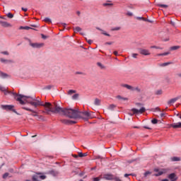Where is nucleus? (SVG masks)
I'll return each instance as SVG.
<instances>
[{"mask_svg": "<svg viewBox=\"0 0 181 181\" xmlns=\"http://www.w3.org/2000/svg\"><path fill=\"white\" fill-rule=\"evenodd\" d=\"M74 30H75V32H81V28L76 27V28H74Z\"/></svg>", "mask_w": 181, "mask_h": 181, "instance_id": "nucleus-28", "label": "nucleus"}, {"mask_svg": "<svg viewBox=\"0 0 181 181\" xmlns=\"http://www.w3.org/2000/svg\"><path fill=\"white\" fill-rule=\"evenodd\" d=\"M96 29H97L98 30H100L101 32H102V30H103L101 28H98V27H97Z\"/></svg>", "mask_w": 181, "mask_h": 181, "instance_id": "nucleus-60", "label": "nucleus"}, {"mask_svg": "<svg viewBox=\"0 0 181 181\" xmlns=\"http://www.w3.org/2000/svg\"><path fill=\"white\" fill-rule=\"evenodd\" d=\"M0 77H2L3 78H6V77H8V74L0 71Z\"/></svg>", "mask_w": 181, "mask_h": 181, "instance_id": "nucleus-19", "label": "nucleus"}, {"mask_svg": "<svg viewBox=\"0 0 181 181\" xmlns=\"http://www.w3.org/2000/svg\"><path fill=\"white\" fill-rule=\"evenodd\" d=\"M37 117L38 120L45 121V117H43V116H42V115H38V117Z\"/></svg>", "mask_w": 181, "mask_h": 181, "instance_id": "nucleus-27", "label": "nucleus"}, {"mask_svg": "<svg viewBox=\"0 0 181 181\" xmlns=\"http://www.w3.org/2000/svg\"><path fill=\"white\" fill-rule=\"evenodd\" d=\"M73 156H74V158H78V156H77V155H74Z\"/></svg>", "mask_w": 181, "mask_h": 181, "instance_id": "nucleus-61", "label": "nucleus"}, {"mask_svg": "<svg viewBox=\"0 0 181 181\" xmlns=\"http://www.w3.org/2000/svg\"><path fill=\"white\" fill-rule=\"evenodd\" d=\"M148 175H151V172L147 171L144 173V176L146 177V176H148Z\"/></svg>", "mask_w": 181, "mask_h": 181, "instance_id": "nucleus-43", "label": "nucleus"}, {"mask_svg": "<svg viewBox=\"0 0 181 181\" xmlns=\"http://www.w3.org/2000/svg\"><path fill=\"white\" fill-rule=\"evenodd\" d=\"M94 104H95V105H101V100H100L98 98H95Z\"/></svg>", "mask_w": 181, "mask_h": 181, "instance_id": "nucleus-16", "label": "nucleus"}, {"mask_svg": "<svg viewBox=\"0 0 181 181\" xmlns=\"http://www.w3.org/2000/svg\"><path fill=\"white\" fill-rule=\"evenodd\" d=\"M180 47L179 46H173V47H171V50H177V49H179Z\"/></svg>", "mask_w": 181, "mask_h": 181, "instance_id": "nucleus-31", "label": "nucleus"}, {"mask_svg": "<svg viewBox=\"0 0 181 181\" xmlns=\"http://www.w3.org/2000/svg\"><path fill=\"white\" fill-rule=\"evenodd\" d=\"M154 172H156L158 173H156L153 175V176H162V175L166 173V172H168V170H166V169H163L162 170H159L158 168H154Z\"/></svg>", "mask_w": 181, "mask_h": 181, "instance_id": "nucleus-5", "label": "nucleus"}, {"mask_svg": "<svg viewBox=\"0 0 181 181\" xmlns=\"http://www.w3.org/2000/svg\"><path fill=\"white\" fill-rule=\"evenodd\" d=\"M0 90L4 91V94H12L13 97L17 100L21 105H25V103L30 104L35 108H37L40 105H43V102L40 99L37 100L36 98H31L30 96H25L23 95L18 94L16 93L6 90L3 86H0Z\"/></svg>", "mask_w": 181, "mask_h": 181, "instance_id": "nucleus-2", "label": "nucleus"}, {"mask_svg": "<svg viewBox=\"0 0 181 181\" xmlns=\"http://www.w3.org/2000/svg\"><path fill=\"white\" fill-rule=\"evenodd\" d=\"M15 106L13 105H1V108L3 110H6V111H13V112H16V111L15 110H13Z\"/></svg>", "mask_w": 181, "mask_h": 181, "instance_id": "nucleus-3", "label": "nucleus"}, {"mask_svg": "<svg viewBox=\"0 0 181 181\" xmlns=\"http://www.w3.org/2000/svg\"><path fill=\"white\" fill-rule=\"evenodd\" d=\"M60 121L62 124H64L65 125H71L72 124H77V122L76 121L66 119H62Z\"/></svg>", "mask_w": 181, "mask_h": 181, "instance_id": "nucleus-6", "label": "nucleus"}, {"mask_svg": "<svg viewBox=\"0 0 181 181\" xmlns=\"http://www.w3.org/2000/svg\"><path fill=\"white\" fill-rule=\"evenodd\" d=\"M168 54H169V52H164L162 54H158L157 56H168Z\"/></svg>", "mask_w": 181, "mask_h": 181, "instance_id": "nucleus-32", "label": "nucleus"}, {"mask_svg": "<svg viewBox=\"0 0 181 181\" xmlns=\"http://www.w3.org/2000/svg\"><path fill=\"white\" fill-rule=\"evenodd\" d=\"M33 181H37V179H36V177L33 176Z\"/></svg>", "mask_w": 181, "mask_h": 181, "instance_id": "nucleus-57", "label": "nucleus"}, {"mask_svg": "<svg viewBox=\"0 0 181 181\" xmlns=\"http://www.w3.org/2000/svg\"><path fill=\"white\" fill-rule=\"evenodd\" d=\"M40 179H42V180H44V179H46V175H40Z\"/></svg>", "mask_w": 181, "mask_h": 181, "instance_id": "nucleus-42", "label": "nucleus"}, {"mask_svg": "<svg viewBox=\"0 0 181 181\" xmlns=\"http://www.w3.org/2000/svg\"><path fill=\"white\" fill-rule=\"evenodd\" d=\"M41 107H45V111H47V113L48 114L49 112H54V114H61V115H65V117H68V118H71L73 119L81 118L85 121H88V119L94 118L93 112H80L78 110L63 108L58 106L56 103H54V108L52 107V103L47 102L45 103H43V105H41Z\"/></svg>", "mask_w": 181, "mask_h": 181, "instance_id": "nucleus-1", "label": "nucleus"}, {"mask_svg": "<svg viewBox=\"0 0 181 181\" xmlns=\"http://www.w3.org/2000/svg\"><path fill=\"white\" fill-rule=\"evenodd\" d=\"M144 128H145L146 129H151V128H149V127H146V126H145Z\"/></svg>", "mask_w": 181, "mask_h": 181, "instance_id": "nucleus-62", "label": "nucleus"}, {"mask_svg": "<svg viewBox=\"0 0 181 181\" xmlns=\"http://www.w3.org/2000/svg\"><path fill=\"white\" fill-rule=\"evenodd\" d=\"M178 77H181V74H178Z\"/></svg>", "mask_w": 181, "mask_h": 181, "instance_id": "nucleus-64", "label": "nucleus"}, {"mask_svg": "<svg viewBox=\"0 0 181 181\" xmlns=\"http://www.w3.org/2000/svg\"><path fill=\"white\" fill-rule=\"evenodd\" d=\"M7 17H8L10 19H12V18H13V14L8 13H7Z\"/></svg>", "mask_w": 181, "mask_h": 181, "instance_id": "nucleus-34", "label": "nucleus"}, {"mask_svg": "<svg viewBox=\"0 0 181 181\" xmlns=\"http://www.w3.org/2000/svg\"><path fill=\"white\" fill-rule=\"evenodd\" d=\"M136 19H138L139 21H146V19H145L144 17H137Z\"/></svg>", "mask_w": 181, "mask_h": 181, "instance_id": "nucleus-38", "label": "nucleus"}, {"mask_svg": "<svg viewBox=\"0 0 181 181\" xmlns=\"http://www.w3.org/2000/svg\"><path fill=\"white\" fill-rule=\"evenodd\" d=\"M113 53H114L115 56H118V52L115 51Z\"/></svg>", "mask_w": 181, "mask_h": 181, "instance_id": "nucleus-56", "label": "nucleus"}, {"mask_svg": "<svg viewBox=\"0 0 181 181\" xmlns=\"http://www.w3.org/2000/svg\"><path fill=\"white\" fill-rule=\"evenodd\" d=\"M122 87H124V88H127V90H130V91H135V88L128 84H123Z\"/></svg>", "mask_w": 181, "mask_h": 181, "instance_id": "nucleus-12", "label": "nucleus"}, {"mask_svg": "<svg viewBox=\"0 0 181 181\" xmlns=\"http://www.w3.org/2000/svg\"><path fill=\"white\" fill-rule=\"evenodd\" d=\"M9 176V173H6L3 175V179H6L7 177Z\"/></svg>", "mask_w": 181, "mask_h": 181, "instance_id": "nucleus-35", "label": "nucleus"}, {"mask_svg": "<svg viewBox=\"0 0 181 181\" xmlns=\"http://www.w3.org/2000/svg\"><path fill=\"white\" fill-rule=\"evenodd\" d=\"M76 93V90H69V91H68V94L69 95H71V94H74Z\"/></svg>", "mask_w": 181, "mask_h": 181, "instance_id": "nucleus-29", "label": "nucleus"}, {"mask_svg": "<svg viewBox=\"0 0 181 181\" xmlns=\"http://www.w3.org/2000/svg\"><path fill=\"white\" fill-rule=\"evenodd\" d=\"M173 128H181V122L173 123L171 124Z\"/></svg>", "mask_w": 181, "mask_h": 181, "instance_id": "nucleus-15", "label": "nucleus"}, {"mask_svg": "<svg viewBox=\"0 0 181 181\" xmlns=\"http://www.w3.org/2000/svg\"><path fill=\"white\" fill-rule=\"evenodd\" d=\"M114 180L115 181H121V179H119V177H115Z\"/></svg>", "mask_w": 181, "mask_h": 181, "instance_id": "nucleus-51", "label": "nucleus"}, {"mask_svg": "<svg viewBox=\"0 0 181 181\" xmlns=\"http://www.w3.org/2000/svg\"><path fill=\"white\" fill-rule=\"evenodd\" d=\"M128 176H132V174H124V177H128Z\"/></svg>", "mask_w": 181, "mask_h": 181, "instance_id": "nucleus-52", "label": "nucleus"}, {"mask_svg": "<svg viewBox=\"0 0 181 181\" xmlns=\"http://www.w3.org/2000/svg\"><path fill=\"white\" fill-rule=\"evenodd\" d=\"M105 45H112V42H105Z\"/></svg>", "mask_w": 181, "mask_h": 181, "instance_id": "nucleus-55", "label": "nucleus"}, {"mask_svg": "<svg viewBox=\"0 0 181 181\" xmlns=\"http://www.w3.org/2000/svg\"><path fill=\"white\" fill-rule=\"evenodd\" d=\"M127 15L128 16H132L133 14H132V12H129H129L127 13Z\"/></svg>", "mask_w": 181, "mask_h": 181, "instance_id": "nucleus-49", "label": "nucleus"}, {"mask_svg": "<svg viewBox=\"0 0 181 181\" xmlns=\"http://www.w3.org/2000/svg\"><path fill=\"white\" fill-rule=\"evenodd\" d=\"M103 179L105 180H112L114 179V175L111 174H105L103 175Z\"/></svg>", "mask_w": 181, "mask_h": 181, "instance_id": "nucleus-11", "label": "nucleus"}, {"mask_svg": "<svg viewBox=\"0 0 181 181\" xmlns=\"http://www.w3.org/2000/svg\"><path fill=\"white\" fill-rule=\"evenodd\" d=\"M93 181H100V177H95L93 178Z\"/></svg>", "mask_w": 181, "mask_h": 181, "instance_id": "nucleus-50", "label": "nucleus"}, {"mask_svg": "<svg viewBox=\"0 0 181 181\" xmlns=\"http://www.w3.org/2000/svg\"><path fill=\"white\" fill-rule=\"evenodd\" d=\"M42 39H46V35H42Z\"/></svg>", "mask_w": 181, "mask_h": 181, "instance_id": "nucleus-59", "label": "nucleus"}, {"mask_svg": "<svg viewBox=\"0 0 181 181\" xmlns=\"http://www.w3.org/2000/svg\"><path fill=\"white\" fill-rule=\"evenodd\" d=\"M97 64L99 67H100V69H105V66H104V65H103V64H101V62H98Z\"/></svg>", "mask_w": 181, "mask_h": 181, "instance_id": "nucleus-30", "label": "nucleus"}, {"mask_svg": "<svg viewBox=\"0 0 181 181\" xmlns=\"http://www.w3.org/2000/svg\"><path fill=\"white\" fill-rule=\"evenodd\" d=\"M23 110H25V111H30V112H33V114L31 115H33V117H38L37 112L30 108L28 107H23Z\"/></svg>", "mask_w": 181, "mask_h": 181, "instance_id": "nucleus-10", "label": "nucleus"}, {"mask_svg": "<svg viewBox=\"0 0 181 181\" xmlns=\"http://www.w3.org/2000/svg\"><path fill=\"white\" fill-rule=\"evenodd\" d=\"M137 57L138 54H132V57H134V59H136Z\"/></svg>", "mask_w": 181, "mask_h": 181, "instance_id": "nucleus-45", "label": "nucleus"}, {"mask_svg": "<svg viewBox=\"0 0 181 181\" xmlns=\"http://www.w3.org/2000/svg\"><path fill=\"white\" fill-rule=\"evenodd\" d=\"M139 52L140 54H143V56H149L151 54L149 49H145L140 48V49H139Z\"/></svg>", "mask_w": 181, "mask_h": 181, "instance_id": "nucleus-7", "label": "nucleus"}, {"mask_svg": "<svg viewBox=\"0 0 181 181\" xmlns=\"http://www.w3.org/2000/svg\"><path fill=\"white\" fill-rule=\"evenodd\" d=\"M178 100H179V98H174L168 102V105H172V104H175V103L177 102Z\"/></svg>", "mask_w": 181, "mask_h": 181, "instance_id": "nucleus-13", "label": "nucleus"}, {"mask_svg": "<svg viewBox=\"0 0 181 181\" xmlns=\"http://www.w3.org/2000/svg\"><path fill=\"white\" fill-rule=\"evenodd\" d=\"M44 22H46L47 23H52V20L49 18H45L44 19Z\"/></svg>", "mask_w": 181, "mask_h": 181, "instance_id": "nucleus-23", "label": "nucleus"}, {"mask_svg": "<svg viewBox=\"0 0 181 181\" xmlns=\"http://www.w3.org/2000/svg\"><path fill=\"white\" fill-rule=\"evenodd\" d=\"M64 28H66V26H67V24H66L65 23H62L61 24Z\"/></svg>", "mask_w": 181, "mask_h": 181, "instance_id": "nucleus-54", "label": "nucleus"}, {"mask_svg": "<svg viewBox=\"0 0 181 181\" xmlns=\"http://www.w3.org/2000/svg\"><path fill=\"white\" fill-rule=\"evenodd\" d=\"M87 42L88 43V45H92L93 40H87Z\"/></svg>", "mask_w": 181, "mask_h": 181, "instance_id": "nucleus-46", "label": "nucleus"}, {"mask_svg": "<svg viewBox=\"0 0 181 181\" xmlns=\"http://www.w3.org/2000/svg\"><path fill=\"white\" fill-rule=\"evenodd\" d=\"M157 6H159L160 8H168V5H166V4H157Z\"/></svg>", "mask_w": 181, "mask_h": 181, "instance_id": "nucleus-22", "label": "nucleus"}, {"mask_svg": "<svg viewBox=\"0 0 181 181\" xmlns=\"http://www.w3.org/2000/svg\"><path fill=\"white\" fill-rule=\"evenodd\" d=\"M21 29H25V30H29V29H30V27H28V26L21 27Z\"/></svg>", "mask_w": 181, "mask_h": 181, "instance_id": "nucleus-40", "label": "nucleus"}, {"mask_svg": "<svg viewBox=\"0 0 181 181\" xmlns=\"http://www.w3.org/2000/svg\"><path fill=\"white\" fill-rule=\"evenodd\" d=\"M79 158H84V156H87V153H78Z\"/></svg>", "mask_w": 181, "mask_h": 181, "instance_id": "nucleus-21", "label": "nucleus"}, {"mask_svg": "<svg viewBox=\"0 0 181 181\" xmlns=\"http://www.w3.org/2000/svg\"><path fill=\"white\" fill-rule=\"evenodd\" d=\"M21 9H22V11H23V12H28V8H26L22 7Z\"/></svg>", "mask_w": 181, "mask_h": 181, "instance_id": "nucleus-48", "label": "nucleus"}, {"mask_svg": "<svg viewBox=\"0 0 181 181\" xmlns=\"http://www.w3.org/2000/svg\"><path fill=\"white\" fill-rule=\"evenodd\" d=\"M171 160L173 162H179L180 160V158H179V157H173V158H171Z\"/></svg>", "mask_w": 181, "mask_h": 181, "instance_id": "nucleus-18", "label": "nucleus"}, {"mask_svg": "<svg viewBox=\"0 0 181 181\" xmlns=\"http://www.w3.org/2000/svg\"><path fill=\"white\" fill-rule=\"evenodd\" d=\"M1 53L2 54H6V56L9 54V52H8L7 51L2 52Z\"/></svg>", "mask_w": 181, "mask_h": 181, "instance_id": "nucleus-44", "label": "nucleus"}, {"mask_svg": "<svg viewBox=\"0 0 181 181\" xmlns=\"http://www.w3.org/2000/svg\"><path fill=\"white\" fill-rule=\"evenodd\" d=\"M168 179H170V181H176L177 180V175H176L175 173H173L168 175Z\"/></svg>", "mask_w": 181, "mask_h": 181, "instance_id": "nucleus-9", "label": "nucleus"}, {"mask_svg": "<svg viewBox=\"0 0 181 181\" xmlns=\"http://www.w3.org/2000/svg\"><path fill=\"white\" fill-rule=\"evenodd\" d=\"M45 88H47V90H50L52 88V86H47Z\"/></svg>", "mask_w": 181, "mask_h": 181, "instance_id": "nucleus-53", "label": "nucleus"}, {"mask_svg": "<svg viewBox=\"0 0 181 181\" xmlns=\"http://www.w3.org/2000/svg\"><path fill=\"white\" fill-rule=\"evenodd\" d=\"M151 49H160L159 47L157 46H151Z\"/></svg>", "mask_w": 181, "mask_h": 181, "instance_id": "nucleus-47", "label": "nucleus"}, {"mask_svg": "<svg viewBox=\"0 0 181 181\" xmlns=\"http://www.w3.org/2000/svg\"><path fill=\"white\" fill-rule=\"evenodd\" d=\"M132 111L133 112V114H144L145 111H146V109H145L144 107H141L140 110L136 109V108H132Z\"/></svg>", "mask_w": 181, "mask_h": 181, "instance_id": "nucleus-4", "label": "nucleus"}, {"mask_svg": "<svg viewBox=\"0 0 181 181\" xmlns=\"http://www.w3.org/2000/svg\"><path fill=\"white\" fill-rule=\"evenodd\" d=\"M161 181H169V180H168V179H163V180H162Z\"/></svg>", "mask_w": 181, "mask_h": 181, "instance_id": "nucleus-63", "label": "nucleus"}, {"mask_svg": "<svg viewBox=\"0 0 181 181\" xmlns=\"http://www.w3.org/2000/svg\"><path fill=\"white\" fill-rule=\"evenodd\" d=\"M162 90H158L156 92V95H162Z\"/></svg>", "mask_w": 181, "mask_h": 181, "instance_id": "nucleus-33", "label": "nucleus"}, {"mask_svg": "<svg viewBox=\"0 0 181 181\" xmlns=\"http://www.w3.org/2000/svg\"><path fill=\"white\" fill-rule=\"evenodd\" d=\"M169 64H172V62H165L160 64V67H166V66H169Z\"/></svg>", "mask_w": 181, "mask_h": 181, "instance_id": "nucleus-17", "label": "nucleus"}, {"mask_svg": "<svg viewBox=\"0 0 181 181\" xmlns=\"http://www.w3.org/2000/svg\"><path fill=\"white\" fill-rule=\"evenodd\" d=\"M117 98L118 100H124V101H127V100H128V98H122L121 95H117Z\"/></svg>", "mask_w": 181, "mask_h": 181, "instance_id": "nucleus-24", "label": "nucleus"}, {"mask_svg": "<svg viewBox=\"0 0 181 181\" xmlns=\"http://www.w3.org/2000/svg\"><path fill=\"white\" fill-rule=\"evenodd\" d=\"M134 91H137V93H141V88H139V87H136L134 88Z\"/></svg>", "mask_w": 181, "mask_h": 181, "instance_id": "nucleus-37", "label": "nucleus"}, {"mask_svg": "<svg viewBox=\"0 0 181 181\" xmlns=\"http://www.w3.org/2000/svg\"><path fill=\"white\" fill-rule=\"evenodd\" d=\"M160 117H161V118L165 117V114L164 113H160Z\"/></svg>", "mask_w": 181, "mask_h": 181, "instance_id": "nucleus-58", "label": "nucleus"}, {"mask_svg": "<svg viewBox=\"0 0 181 181\" xmlns=\"http://www.w3.org/2000/svg\"><path fill=\"white\" fill-rule=\"evenodd\" d=\"M78 98V93H76L72 96V100H77Z\"/></svg>", "mask_w": 181, "mask_h": 181, "instance_id": "nucleus-26", "label": "nucleus"}, {"mask_svg": "<svg viewBox=\"0 0 181 181\" xmlns=\"http://www.w3.org/2000/svg\"><path fill=\"white\" fill-rule=\"evenodd\" d=\"M0 24L1 25V26H4V28H8V26H11V24L6 21H0Z\"/></svg>", "mask_w": 181, "mask_h": 181, "instance_id": "nucleus-14", "label": "nucleus"}, {"mask_svg": "<svg viewBox=\"0 0 181 181\" xmlns=\"http://www.w3.org/2000/svg\"><path fill=\"white\" fill-rule=\"evenodd\" d=\"M30 45L32 47H34V49H40V47H43L45 46V44L43 43H30Z\"/></svg>", "mask_w": 181, "mask_h": 181, "instance_id": "nucleus-8", "label": "nucleus"}, {"mask_svg": "<svg viewBox=\"0 0 181 181\" xmlns=\"http://www.w3.org/2000/svg\"><path fill=\"white\" fill-rule=\"evenodd\" d=\"M0 60H1V63H12V61L8 60V59H4L2 58Z\"/></svg>", "mask_w": 181, "mask_h": 181, "instance_id": "nucleus-20", "label": "nucleus"}, {"mask_svg": "<svg viewBox=\"0 0 181 181\" xmlns=\"http://www.w3.org/2000/svg\"><path fill=\"white\" fill-rule=\"evenodd\" d=\"M108 108L110 110H114V108H115V105H110Z\"/></svg>", "mask_w": 181, "mask_h": 181, "instance_id": "nucleus-41", "label": "nucleus"}, {"mask_svg": "<svg viewBox=\"0 0 181 181\" xmlns=\"http://www.w3.org/2000/svg\"><path fill=\"white\" fill-rule=\"evenodd\" d=\"M151 122H152V124H158V119H153L151 120Z\"/></svg>", "mask_w": 181, "mask_h": 181, "instance_id": "nucleus-39", "label": "nucleus"}, {"mask_svg": "<svg viewBox=\"0 0 181 181\" xmlns=\"http://www.w3.org/2000/svg\"><path fill=\"white\" fill-rule=\"evenodd\" d=\"M112 32H114L115 30H121V27H115L111 29Z\"/></svg>", "mask_w": 181, "mask_h": 181, "instance_id": "nucleus-25", "label": "nucleus"}, {"mask_svg": "<svg viewBox=\"0 0 181 181\" xmlns=\"http://www.w3.org/2000/svg\"><path fill=\"white\" fill-rule=\"evenodd\" d=\"M102 35H105V36H109L110 37L111 35L107 33H105V31L102 30Z\"/></svg>", "mask_w": 181, "mask_h": 181, "instance_id": "nucleus-36", "label": "nucleus"}]
</instances>
